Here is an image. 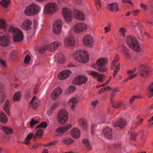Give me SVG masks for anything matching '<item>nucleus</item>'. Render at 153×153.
<instances>
[{
  "instance_id": "nucleus-5",
  "label": "nucleus",
  "mask_w": 153,
  "mask_h": 153,
  "mask_svg": "<svg viewBox=\"0 0 153 153\" xmlns=\"http://www.w3.org/2000/svg\"><path fill=\"white\" fill-rule=\"evenodd\" d=\"M39 10L40 7L38 5L33 3L27 7L24 12L25 14L30 16L37 14Z\"/></svg>"
},
{
  "instance_id": "nucleus-23",
  "label": "nucleus",
  "mask_w": 153,
  "mask_h": 153,
  "mask_svg": "<svg viewBox=\"0 0 153 153\" xmlns=\"http://www.w3.org/2000/svg\"><path fill=\"white\" fill-rule=\"evenodd\" d=\"M121 48L126 58L128 59L131 60V55L130 50L123 45H122Z\"/></svg>"
},
{
  "instance_id": "nucleus-53",
  "label": "nucleus",
  "mask_w": 153,
  "mask_h": 153,
  "mask_svg": "<svg viewBox=\"0 0 153 153\" xmlns=\"http://www.w3.org/2000/svg\"><path fill=\"white\" fill-rule=\"evenodd\" d=\"M3 28L6 30L5 23L1 19H0V28Z\"/></svg>"
},
{
  "instance_id": "nucleus-63",
  "label": "nucleus",
  "mask_w": 153,
  "mask_h": 153,
  "mask_svg": "<svg viewBox=\"0 0 153 153\" xmlns=\"http://www.w3.org/2000/svg\"><path fill=\"white\" fill-rule=\"evenodd\" d=\"M140 6H141V7L144 10H147V7L146 5H145L144 4H143L142 3H141Z\"/></svg>"
},
{
  "instance_id": "nucleus-40",
  "label": "nucleus",
  "mask_w": 153,
  "mask_h": 153,
  "mask_svg": "<svg viewBox=\"0 0 153 153\" xmlns=\"http://www.w3.org/2000/svg\"><path fill=\"white\" fill-rule=\"evenodd\" d=\"M43 133V131L42 129H39L36 134L33 136V138L35 139L37 137H41Z\"/></svg>"
},
{
  "instance_id": "nucleus-64",
  "label": "nucleus",
  "mask_w": 153,
  "mask_h": 153,
  "mask_svg": "<svg viewBox=\"0 0 153 153\" xmlns=\"http://www.w3.org/2000/svg\"><path fill=\"white\" fill-rule=\"evenodd\" d=\"M121 106L124 108H126L128 107V105L126 102H123L121 104Z\"/></svg>"
},
{
  "instance_id": "nucleus-8",
  "label": "nucleus",
  "mask_w": 153,
  "mask_h": 153,
  "mask_svg": "<svg viewBox=\"0 0 153 153\" xmlns=\"http://www.w3.org/2000/svg\"><path fill=\"white\" fill-rule=\"evenodd\" d=\"M60 42L59 41H55L49 45H47L41 47L39 51L40 53L42 51L48 49L51 51H54L60 45Z\"/></svg>"
},
{
  "instance_id": "nucleus-19",
  "label": "nucleus",
  "mask_w": 153,
  "mask_h": 153,
  "mask_svg": "<svg viewBox=\"0 0 153 153\" xmlns=\"http://www.w3.org/2000/svg\"><path fill=\"white\" fill-rule=\"evenodd\" d=\"M65 44L68 46H72L75 45V41L72 36L68 37L65 39Z\"/></svg>"
},
{
  "instance_id": "nucleus-33",
  "label": "nucleus",
  "mask_w": 153,
  "mask_h": 153,
  "mask_svg": "<svg viewBox=\"0 0 153 153\" xmlns=\"http://www.w3.org/2000/svg\"><path fill=\"white\" fill-rule=\"evenodd\" d=\"M8 118L6 114L2 111L0 112V121L3 123L7 122Z\"/></svg>"
},
{
  "instance_id": "nucleus-43",
  "label": "nucleus",
  "mask_w": 153,
  "mask_h": 153,
  "mask_svg": "<svg viewBox=\"0 0 153 153\" xmlns=\"http://www.w3.org/2000/svg\"><path fill=\"white\" fill-rule=\"evenodd\" d=\"M47 124L45 122H43L41 123L38 125L35 128L36 129L40 128H45L47 126Z\"/></svg>"
},
{
  "instance_id": "nucleus-34",
  "label": "nucleus",
  "mask_w": 153,
  "mask_h": 153,
  "mask_svg": "<svg viewBox=\"0 0 153 153\" xmlns=\"http://www.w3.org/2000/svg\"><path fill=\"white\" fill-rule=\"evenodd\" d=\"M21 93L20 91H18L16 92L13 96V100L14 102H16L21 100Z\"/></svg>"
},
{
  "instance_id": "nucleus-30",
  "label": "nucleus",
  "mask_w": 153,
  "mask_h": 153,
  "mask_svg": "<svg viewBox=\"0 0 153 153\" xmlns=\"http://www.w3.org/2000/svg\"><path fill=\"white\" fill-rule=\"evenodd\" d=\"M78 100L75 97H73L70 99L68 103L69 105L71 107V109H73L75 106L77 104Z\"/></svg>"
},
{
  "instance_id": "nucleus-44",
  "label": "nucleus",
  "mask_w": 153,
  "mask_h": 153,
  "mask_svg": "<svg viewBox=\"0 0 153 153\" xmlns=\"http://www.w3.org/2000/svg\"><path fill=\"white\" fill-rule=\"evenodd\" d=\"M79 123L83 126L85 129H86L87 128V124L86 121L83 119H81L79 120Z\"/></svg>"
},
{
  "instance_id": "nucleus-11",
  "label": "nucleus",
  "mask_w": 153,
  "mask_h": 153,
  "mask_svg": "<svg viewBox=\"0 0 153 153\" xmlns=\"http://www.w3.org/2000/svg\"><path fill=\"white\" fill-rule=\"evenodd\" d=\"M87 28V24L83 22H79L77 23L74 26L73 30L75 33H79L86 30Z\"/></svg>"
},
{
  "instance_id": "nucleus-7",
  "label": "nucleus",
  "mask_w": 153,
  "mask_h": 153,
  "mask_svg": "<svg viewBox=\"0 0 153 153\" xmlns=\"http://www.w3.org/2000/svg\"><path fill=\"white\" fill-rule=\"evenodd\" d=\"M68 114L66 111L61 110L59 112L57 117L58 122L61 124H64L68 120Z\"/></svg>"
},
{
  "instance_id": "nucleus-21",
  "label": "nucleus",
  "mask_w": 153,
  "mask_h": 153,
  "mask_svg": "<svg viewBox=\"0 0 153 153\" xmlns=\"http://www.w3.org/2000/svg\"><path fill=\"white\" fill-rule=\"evenodd\" d=\"M62 90L60 88H58L54 90L51 94V98L53 100H56L62 93Z\"/></svg>"
},
{
  "instance_id": "nucleus-47",
  "label": "nucleus",
  "mask_w": 153,
  "mask_h": 153,
  "mask_svg": "<svg viewBox=\"0 0 153 153\" xmlns=\"http://www.w3.org/2000/svg\"><path fill=\"white\" fill-rule=\"evenodd\" d=\"M111 103L113 107L114 108H117L121 106L120 103L117 102H114L112 100H111Z\"/></svg>"
},
{
  "instance_id": "nucleus-48",
  "label": "nucleus",
  "mask_w": 153,
  "mask_h": 153,
  "mask_svg": "<svg viewBox=\"0 0 153 153\" xmlns=\"http://www.w3.org/2000/svg\"><path fill=\"white\" fill-rule=\"evenodd\" d=\"M96 6L98 10L101 7V2L100 0H95Z\"/></svg>"
},
{
  "instance_id": "nucleus-36",
  "label": "nucleus",
  "mask_w": 153,
  "mask_h": 153,
  "mask_svg": "<svg viewBox=\"0 0 153 153\" xmlns=\"http://www.w3.org/2000/svg\"><path fill=\"white\" fill-rule=\"evenodd\" d=\"M10 106V101L9 99H7L5 102L4 107V109L6 113L9 114V107Z\"/></svg>"
},
{
  "instance_id": "nucleus-17",
  "label": "nucleus",
  "mask_w": 153,
  "mask_h": 153,
  "mask_svg": "<svg viewBox=\"0 0 153 153\" xmlns=\"http://www.w3.org/2000/svg\"><path fill=\"white\" fill-rule=\"evenodd\" d=\"M71 124H69L67 126H64L59 127L56 129V132L57 136H60L64 132L68 130L71 127Z\"/></svg>"
},
{
  "instance_id": "nucleus-51",
  "label": "nucleus",
  "mask_w": 153,
  "mask_h": 153,
  "mask_svg": "<svg viewBox=\"0 0 153 153\" xmlns=\"http://www.w3.org/2000/svg\"><path fill=\"white\" fill-rule=\"evenodd\" d=\"M58 62L59 63L62 64L65 62V58L62 55H61L59 59Z\"/></svg>"
},
{
  "instance_id": "nucleus-29",
  "label": "nucleus",
  "mask_w": 153,
  "mask_h": 153,
  "mask_svg": "<svg viewBox=\"0 0 153 153\" xmlns=\"http://www.w3.org/2000/svg\"><path fill=\"white\" fill-rule=\"evenodd\" d=\"M4 86L2 84H0V103H2L5 98V95L3 91Z\"/></svg>"
},
{
  "instance_id": "nucleus-59",
  "label": "nucleus",
  "mask_w": 153,
  "mask_h": 153,
  "mask_svg": "<svg viewBox=\"0 0 153 153\" xmlns=\"http://www.w3.org/2000/svg\"><path fill=\"white\" fill-rule=\"evenodd\" d=\"M143 118L140 119L138 121L136 122V126H139L140 124L143 122Z\"/></svg>"
},
{
  "instance_id": "nucleus-4",
  "label": "nucleus",
  "mask_w": 153,
  "mask_h": 153,
  "mask_svg": "<svg viewBox=\"0 0 153 153\" xmlns=\"http://www.w3.org/2000/svg\"><path fill=\"white\" fill-rule=\"evenodd\" d=\"M8 31L14 35L13 40L15 42L22 41L23 39V35L22 32L19 29L15 28L12 26L9 27Z\"/></svg>"
},
{
  "instance_id": "nucleus-54",
  "label": "nucleus",
  "mask_w": 153,
  "mask_h": 153,
  "mask_svg": "<svg viewBox=\"0 0 153 153\" xmlns=\"http://www.w3.org/2000/svg\"><path fill=\"white\" fill-rule=\"evenodd\" d=\"M39 121L38 120H34L33 119H32L30 123V126L32 127L35 124L38 123Z\"/></svg>"
},
{
  "instance_id": "nucleus-31",
  "label": "nucleus",
  "mask_w": 153,
  "mask_h": 153,
  "mask_svg": "<svg viewBox=\"0 0 153 153\" xmlns=\"http://www.w3.org/2000/svg\"><path fill=\"white\" fill-rule=\"evenodd\" d=\"M143 29L141 27H139L137 30L136 31V35L138 38L141 41H144V39L143 35Z\"/></svg>"
},
{
  "instance_id": "nucleus-15",
  "label": "nucleus",
  "mask_w": 153,
  "mask_h": 153,
  "mask_svg": "<svg viewBox=\"0 0 153 153\" xmlns=\"http://www.w3.org/2000/svg\"><path fill=\"white\" fill-rule=\"evenodd\" d=\"M62 21L60 19H57L54 23L53 27V31L56 34H60L62 30Z\"/></svg>"
},
{
  "instance_id": "nucleus-39",
  "label": "nucleus",
  "mask_w": 153,
  "mask_h": 153,
  "mask_svg": "<svg viewBox=\"0 0 153 153\" xmlns=\"http://www.w3.org/2000/svg\"><path fill=\"white\" fill-rule=\"evenodd\" d=\"M10 3V0H2L0 1V4L3 7H7Z\"/></svg>"
},
{
  "instance_id": "nucleus-38",
  "label": "nucleus",
  "mask_w": 153,
  "mask_h": 153,
  "mask_svg": "<svg viewBox=\"0 0 153 153\" xmlns=\"http://www.w3.org/2000/svg\"><path fill=\"white\" fill-rule=\"evenodd\" d=\"M83 142L85 147L88 150H90L92 149V147L91 146L90 142L88 139H84Z\"/></svg>"
},
{
  "instance_id": "nucleus-61",
  "label": "nucleus",
  "mask_w": 153,
  "mask_h": 153,
  "mask_svg": "<svg viewBox=\"0 0 153 153\" xmlns=\"http://www.w3.org/2000/svg\"><path fill=\"white\" fill-rule=\"evenodd\" d=\"M140 12V11L138 10H136L133 11L132 14L134 16H136Z\"/></svg>"
},
{
  "instance_id": "nucleus-37",
  "label": "nucleus",
  "mask_w": 153,
  "mask_h": 153,
  "mask_svg": "<svg viewBox=\"0 0 153 153\" xmlns=\"http://www.w3.org/2000/svg\"><path fill=\"white\" fill-rule=\"evenodd\" d=\"M0 128L7 134H11L13 132V129L6 126H2Z\"/></svg>"
},
{
  "instance_id": "nucleus-26",
  "label": "nucleus",
  "mask_w": 153,
  "mask_h": 153,
  "mask_svg": "<svg viewBox=\"0 0 153 153\" xmlns=\"http://www.w3.org/2000/svg\"><path fill=\"white\" fill-rule=\"evenodd\" d=\"M90 74L94 78H96L97 80L101 82L103 78V75L98 74L97 72L94 71H90L89 72Z\"/></svg>"
},
{
  "instance_id": "nucleus-41",
  "label": "nucleus",
  "mask_w": 153,
  "mask_h": 153,
  "mask_svg": "<svg viewBox=\"0 0 153 153\" xmlns=\"http://www.w3.org/2000/svg\"><path fill=\"white\" fill-rule=\"evenodd\" d=\"M120 35L123 37H125L126 36V29L125 28L123 27H120L119 30Z\"/></svg>"
},
{
  "instance_id": "nucleus-32",
  "label": "nucleus",
  "mask_w": 153,
  "mask_h": 153,
  "mask_svg": "<svg viewBox=\"0 0 153 153\" xmlns=\"http://www.w3.org/2000/svg\"><path fill=\"white\" fill-rule=\"evenodd\" d=\"M71 135L73 137L78 138L79 137L80 135V131L78 129L74 128L71 131Z\"/></svg>"
},
{
  "instance_id": "nucleus-16",
  "label": "nucleus",
  "mask_w": 153,
  "mask_h": 153,
  "mask_svg": "<svg viewBox=\"0 0 153 153\" xmlns=\"http://www.w3.org/2000/svg\"><path fill=\"white\" fill-rule=\"evenodd\" d=\"M71 72L69 70H66L60 72L58 75L59 79L61 80L65 79L69 76Z\"/></svg>"
},
{
  "instance_id": "nucleus-3",
  "label": "nucleus",
  "mask_w": 153,
  "mask_h": 153,
  "mask_svg": "<svg viewBox=\"0 0 153 153\" xmlns=\"http://www.w3.org/2000/svg\"><path fill=\"white\" fill-rule=\"evenodd\" d=\"M107 62V59L106 58H100L97 60L96 62L92 65V67L97 69L100 72H105L107 71V68L105 66Z\"/></svg>"
},
{
  "instance_id": "nucleus-28",
  "label": "nucleus",
  "mask_w": 153,
  "mask_h": 153,
  "mask_svg": "<svg viewBox=\"0 0 153 153\" xmlns=\"http://www.w3.org/2000/svg\"><path fill=\"white\" fill-rule=\"evenodd\" d=\"M9 43L8 37L7 35L1 36L0 35V45L4 46L7 45Z\"/></svg>"
},
{
  "instance_id": "nucleus-35",
  "label": "nucleus",
  "mask_w": 153,
  "mask_h": 153,
  "mask_svg": "<svg viewBox=\"0 0 153 153\" xmlns=\"http://www.w3.org/2000/svg\"><path fill=\"white\" fill-rule=\"evenodd\" d=\"M147 92L150 97L153 96V82H151L149 85Z\"/></svg>"
},
{
  "instance_id": "nucleus-46",
  "label": "nucleus",
  "mask_w": 153,
  "mask_h": 153,
  "mask_svg": "<svg viewBox=\"0 0 153 153\" xmlns=\"http://www.w3.org/2000/svg\"><path fill=\"white\" fill-rule=\"evenodd\" d=\"M58 105L57 104L55 103L52 105L50 109V112L48 113V115H51L52 114V112L54 111L56 108L57 107Z\"/></svg>"
},
{
  "instance_id": "nucleus-58",
  "label": "nucleus",
  "mask_w": 153,
  "mask_h": 153,
  "mask_svg": "<svg viewBox=\"0 0 153 153\" xmlns=\"http://www.w3.org/2000/svg\"><path fill=\"white\" fill-rule=\"evenodd\" d=\"M137 76L136 74H132L130 75L128 78L126 79V80H128L130 79H132L135 77Z\"/></svg>"
},
{
  "instance_id": "nucleus-22",
  "label": "nucleus",
  "mask_w": 153,
  "mask_h": 153,
  "mask_svg": "<svg viewBox=\"0 0 153 153\" xmlns=\"http://www.w3.org/2000/svg\"><path fill=\"white\" fill-rule=\"evenodd\" d=\"M32 24L31 21L29 19L25 20L21 25V28L25 30H29L31 29L30 26Z\"/></svg>"
},
{
  "instance_id": "nucleus-55",
  "label": "nucleus",
  "mask_w": 153,
  "mask_h": 153,
  "mask_svg": "<svg viewBox=\"0 0 153 153\" xmlns=\"http://www.w3.org/2000/svg\"><path fill=\"white\" fill-rule=\"evenodd\" d=\"M33 136L32 133H30L28 134L25 138V140H30Z\"/></svg>"
},
{
  "instance_id": "nucleus-25",
  "label": "nucleus",
  "mask_w": 153,
  "mask_h": 153,
  "mask_svg": "<svg viewBox=\"0 0 153 153\" xmlns=\"http://www.w3.org/2000/svg\"><path fill=\"white\" fill-rule=\"evenodd\" d=\"M39 100L36 96H34L32 99L30 104V106L33 109H36L39 105Z\"/></svg>"
},
{
  "instance_id": "nucleus-56",
  "label": "nucleus",
  "mask_w": 153,
  "mask_h": 153,
  "mask_svg": "<svg viewBox=\"0 0 153 153\" xmlns=\"http://www.w3.org/2000/svg\"><path fill=\"white\" fill-rule=\"evenodd\" d=\"M131 25L134 29L135 28L138 26V22H133L131 24Z\"/></svg>"
},
{
  "instance_id": "nucleus-57",
  "label": "nucleus",
  "mask_w": 153,
  "mask_h": 153,
  "mask_svg": "<svg viewBox=\"0 0 153 153\" xmlns=\"http://www.w3.org/2000/svg\"><path fill=\"white\" fill-rule=\"evenodd\" d=\"M104 30H105V33H106L109 32L110 30V25H109V27H108L107 26H105L104 27Z\"/></svg>"
},
{
  "instance_id": "nucleus-18",
  "label": "nucleus",
  "mask_w": 153,
  "mask_h": 153,
  "mask_svg": "<svg viewBox=\"0 0 153 153\" xmlns=\"http://www.w3.org/2000/svg\"><path fill=\"white\" fill-rule=\"evenodd\" d=\"M74 15L75 17L80 20H84L86 19L85 15L80 11L75 9L74 11Z\"/></svg>"
},
{
  "instance_id": "nucleus-1",
  "label": "nucleus",
  "mask_w": 153,
  "mask_h": 153,
  "mask_svg": "<svg viewBox=\"0 0 153 153\" xmlns=\"http://www.w3.org/2000/svg\"><path fill=\"white\" fill-rule=\"evenodd\" d=\"M126 42L128 46L133 50L140 52L141 49L136 38L134 36L129 35L127 36Z\"/></svg>"
},
{
  "instance_id": "nucleus-6",
  "label": "nucleus",
  "mask_w": 153,
  "mask_h": 153,
  "mask_svg": "<svg viewBox=\"0 0 153 153\" xmlns=\"http://www.w3.org/2000/svg\"><path fill=\"white\" fill-rule=\"evenodd\" d=\"M57 10V5L53 2H50L47 4L44 7V11L45 13L52 14L56 12Z\"/></svg>"
},
{
  "instance_id": "nucleus-24",
  "label": "nucleus",
  "mask_w": 153,
  "mask_h": 153,
  "mask_svg": "<svg viewBox=\"0 0 153 153\" xmlns=\"http://www.w3.org/2000/svg\"><path fill=\"white\" fill-rule=\"evenodd\" d=\"M127 122L125 119L123 118H119L114 123V125L115 126H118L122 128L126 126Z\"/></svg>"
},
{
  "instance_id": "nucleus-60",
  "label": "nucleus",
  "mask_w": 153,
  "mask_h": 153,
  "mask_svg": "<svg viewBox=\"0 0 153 153\" xmlns=\"http://www.w3.org/2000/svg\"><path fill=\"white\" fill-rule=\"evenodd\" d=\"M98 101L97 100L93 101L91 103V105L94 108L97 104Z\"/></svg>"
},
{
  "instance_id": "nucleus-12",
  "label": "nucleus",
  "mask_w": 153,
  "mask_h": 153,
  "mask_svg": "<svg viewBox=\"0 0 153 153\" xmlns=\"http://www.w3.org/2000/svg\"><path fill=\"white\" fill-rule=\"evenodd\" d=\"M88 78L84 75H79L77 76L73 81V83L76 85L84 84L87 82Z\"/></svg>"
},
{
  "instance_id": "nucleus-62",
  "label": "nucleus",
  "mask_w": 153,
  "mask_h": 153,
  "mask_svg": "<svg viewBox=\"0 0 153 153\" xmlns=\"http://www.w3.org/2000/svg\"><path fill=\"white\" fill-rule=\"evenodd\" d=\"M95 126L94 124H92L91 125V133L92 134H93L94 133V127Z\"/></svg>"
},
{
  "instance_id": "nucleus-49",
  "label": "nucleus",
  "mask_w": 153,
  "mask_h": 153,
  "mask_svg": "<svg viewBox=\"0 0 153 153\" xmlns=\"http://www.w3.org/2000/svg\"><path fill=\"white\" fill-rule=\"evenodd\" d=\"M0 66L3 68H5L7 67L5 62L1 59H0Z\"/></svg>"
},
{
  "instance_id": "nucleus-52",
  "label": "nucleus",
  "mask_w": 153,
  "mask_h": 153,
  "mask_svg": "<svg viewBox=\"0 0 153 153\" xmlns=\"http://www.w3.org/2000/svg\"><path fill=\"white\" fill-rule=\"evenodd\" d=\"M30 60V56L29 55H27L25 58L24 62L25 63L27 64L29 63Z\"/></svg>"
},
{
  "instance_id": "nucleus-10",
  "label": "nucleus",
  "mask_w": 153,
  "mask_h": 153,
  "mask_svg": "<svg viewBox=\"0 0 153 153\" xmlns=\"http://www.w3.org/2000/svg\"><path fill=\"white\" fill-rule=\"evenodd\" d=\"M139 73L141 76L146 77L150 73L149 66L146 63H141L140 65Z\"/></svg>"
},
{
  "instance_id": "nucleus-9",
  "label": "nucleus",
  "mask_w": 153,
  "mask_h": 153,
  "mask_svg": "<svg viewBox=\"0 0 153 153\" xmlns=\"http://www.w3.org/2000/svg\"><path fill=\"white\" fill-rule=\"evenodd\" d=\"M119 61L118 55H117L114 57V60L111 63V68L112 70L114 69L113 73V76L115 77L117 73L119 72L120 67V64L117 63Z\"/></svg>"
},
{
  "instance_id": "nucleus-13",
  "label": "nucleus",
  "mask_w": 153,
  "mask_h": 153,
  "mask_svg": "<svg viewBox=\"0 0 153 153\" xmlns=\"http://www.w3.org/2000/svg\"><path fill=\"white\" fill-rule=\"evenodd\" d=\"M63 15L64 19L67 22H71L73 19L72 11L68 8L64 7L63 8Z\"/></svg>"
},
{
  "instance_id": "nucleus-2",
  "label": "nucleus",
  "mask_w": 153,
  "mask_h": 153,
  "mask_svg": "<svg viewBox=\"0 0 153 153\" xmlns=\"http://www.w3.org/2000/svg\"><path fill=\"white\" fill-rule=\"evenodd\" d=\"M89 56V54L85 50H80L74 52V56L77 61L84 63L88 61Z\"/></svg>"
},
{
  "instance_id": "nucleus-50",
  "label": "nucleus",
  "mask_w": 153,
  "mask_h": 153,
  "mask_svg": "<svg viewBox=\"0 0 153 153\" xmlns=\"http://www.w3.org/2000/svg\"><path fill=\"white\" fill-rule=\"evenodd\" d=\"M129 135L131 139L134 140L136 139L137 134L136 133L134 132H131L129 133Z\"/></svg>"
},
{
  "instance_id": "nucleus-45",
  "label": "nucleus",
  "mask_w": 153,
  "mask_h": 153,
  "mask_svg": "<svg viewBox=\"0 0 153 153\" xmlns=\"http://www.w3.org/2000/svg\"><path fill=\"white\" fill-rule=\"evenodd\" d=\"M76 88L74 86H71L69 88L68 91H66L65 92V94H67L69 93L73 92L75 91Z\"/></svg>"
},
{
  "instance_id": "nucleus-42",
  "label": "nucleus",
  "mask_w": 153,
  "mask_h": 153,
  "mask_svg": "<svg viewBox=\"0 0 153 153\" xmlns=\"http://www.w3.org/2000/svg\"><path fill=\"white\" fill-rule=\"evenodd\" d=\"M63 143L67 145H70L73 143V140L70 138H65L62 140Z\"/></svg>"
},
{
  "instance_id": "nucleus-27",
  "label": "nucleus",
  "mask_w": 153,
  "mask_h": 153,
  "mask_svg": "<svg viewBox=\"0 0 153 153\" xmlns=\"http://www.w3.org/2000/svg\"><path fill=\"white\" fill-rule=\"evenodd\" d=\"M103 133L104 136L106 138L111 139L112 137V132L111 128L109 127L104 129L103 131Z\"/></svg>"
},
{
  "instance_id": "nucleus-20",
  "label": "nucleus",
  "mask_w": 153,
  "mask_h": 153,
  "mask_svg": "<svg viewBox=\"0 0 153 153\" xmlns=\"http://www.w3.org/2000/svg\"><path fill=\"white\" fill-rule=\"evenodd\" d=\"M108 9L111 11H118L119 10L118 3L117 2H115L109 4L108 6Z\"/></svg>"
},
{
  "instance_id": "nucleus-14",
  "label": "nucleus",
  "mask_w": 153,
  "mask_h": 153,
  "mask_svg": "<svg viewBox=\"0 0 153 153\" xmlns=\"http://www.w3.org/2000/svg\"><path fill=\"white\" fill-rule=\"evenodd\" d=\"M82 41L85 46L88 47H92L94 43V40L93 37L89 35L85 36Z\"/></svg>"
}]
</instances>
